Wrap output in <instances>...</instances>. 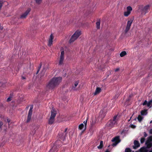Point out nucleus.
<instances>
[{"instance_id":"cd10ccee","label":"nucleus","mask_w":152,"mask_h":152,"mask_svg":"<svg viewBox=\"0 0 152 152\" xmlns=\"http://www.w3.org/2000/svg\"><path fill=\"white\" fill-rule=\"evenodd\" d=\"M130 149L129 148H127L125 149V152H131Z\"/></svg>"},{"instance_id":"6e6552de","label":"nucleus","mask_w":152,"mask_h":152,"mask_svg":"<svg viewBox=\"0 0 152 152\" xmlns=\"http://www.w3.org/2000/svg\"><path fill=\"white\" fill-rule=\"evenodd\" d=\"M53 80H51L47 85V88L48 89H52L56 87V86L54 84L53 82Z\"/></svg>"},{"instance_id":"393cba45","label":"nucleus","mask_w":152,"mask_h":152,"mask_svg":"<svg viewBox=\"0 0 152 152\" xmlns=\"http://www.w3.org/2000/svg\"><path fill=\"white\" fill-rule=\"evenodd\" d=\"M132 10V8L130 6H128L127 7V11L131 13V11Z\"/></svg>"},{"instance_id":"a18cd8bd","label":"nucleus","mask_w":152,"mask_h":152,"mask_svg":"<svg viewBox=\"0 0 152 152\" xmlns=\"http://www.w3.org/2000/svg\"><path fill=\"white\" fill-rule=\"evenodd\" d=\"M103 112V111H101L100 112V114H101V113H102Z\"/></svg>"},{"instance_id":"c03bdc74","label":"nucleus","mask_w":152,"mask_h":152,"mask_svg":"<svg viewBox=\"0 0 152 152\" xmlns=\"http://www.w3.org/2000/svg\"><path fill=\"white\" fill-rule=\"evenodd\" d=\"M105 152H110V151L107 150Z\"/></svg>"},{"instance_id":"2f4dec72","label":"nucleus","mask_w":152,"mask_h":152,"mask_svg":"<svg viewBox=\"0 0 152 152\" xmlns=\"http://www.w3.org/2000/svg\"><path fill=\"white\" fill-rule=\"evenodd\" d=\"M129 126L133 129H134L135 128L136 126L132 124H130Z\"/></svg>"},{"instance_id":"09e8293b","label":"nucleus","mask_w":152,"mask_h":152,"mask_svg":"<svg viewBox=\"0 0 152 152\" xmlns=\"http://www.w3.org/2000/svg\"><path fill=\"white\" fill-rule=\"evenodd\" d=\"M2 56L1 55V54H0V58Z\"/></svg>"},{"instance_id":"49530a36","label":"nucleus","mask_w":152,"mask_h":152,"mask_svg":"<svg viewBox=\"0 0 152 152\" xmlns=\"http://www.w3.org/2000/svg\"><path fill=\"white\" fill-rule=\"evenodd\" d=\"M0 29L1 30H2L3 29V28L2 27H0Z\"/></svg>"},{"instance_id":"4c0bfd02","label":"nucleus","mask_w":152,"mask_h":152,"mask_svg":"<svg viewBox=\"0 0 152 152\" xmlns=\"http://www.w3.org/2000/svg\"><path fill=\"white\" fill-rule=\"evenodd\" d=\"M3 124V123L1 121H0V129L1 128Z\"/></svg>"},{"instance_id":"1a4fd4ad","label":"nucleus","mask_w":152,"mask_h":152,"mask_svg":"<svg viewBox=\"0 0 152 152\" xmlns=\"http://www.w3.org/2000/svg\"><path fill=\"white\" fill-rule=\"evenodd\" d=\"M33 108V106L31 105L30 107L29 110L28 115V116L27 121L28 122L29 121L31 120V116L32 113V109Z\"/></svg>"},{"instance_id":"de8ad7c7","label":"nucleus","mask_w":152,"mask_h":152,"mask_svg":"<svg viewBox=\"0 0 152 152\" xmlns=\"http://www.w3.org/2000/svg\"><path fill=\"white\" fill-rule=\"evenodd\" d=\"M132 118V117H130V119L129 120H128V121H130V119H131V118Z\"/></svg>"},{"instance_id":"a878e982","label":"nucleus","mask_w":152,"mask_h":152,"mask_svg":"<svg viewBox=\"0 0 152 152\" xmlns=\"http://www.w3.org/2000/svg\"><path fill=\"white\" fill-rule=\"evenodd\" d=\"M130 14L129 12L126 11L124 12V15L125 16L127 17Z\"/></svg>"},{"instance_id":"b1692460","label":"nucleus","mask_w":152,"mask_h":152,"mask_svg":"<svg viewBox=\"0 0 152 152\" xmlns=\"http://www.w3.org/2000/svg\"><path fill=\"white\" fill-rule=\"evenodd\" d=\"M143 118V117L141 116L140 115H139L137 117L138 120L140 122H141Z\"/></svg>"},{"instance_id":"603ef678","label":"nucleus","mask_w":152,"mask_h":152,"mask_svg":"<svg viewBox=\"0 0 152 152\" xmlns=\"http://www.w3.org/2000/svg\"><path fill=\"white\" fill-rule=\"evenodd\" d=\"M148 143V142H146V144H147Z\"/></svg>"},{"instance_id":"8fccbe9b","label":"nucleus","mask_w":152,"mask_h":152,"mask_svg":"<svg viewBox=\"0 0 152 152\" xmlns=\"http://www.w3.org/2000/svg\"><path fill=\"white\" fill-rule=\"evenodd\" d=\"M66 151V149L64 150V151Z\"/></svg>"},{"instance_id":"20e7f679","label":"nucleus","mask_w":152,"mask_h":152,"mask_svg":"<svg viewBox=\"0 0 152 152\" xmlns=\"http://www.w3.org/2000/svg\"><path fill=\"white\" fill-rule=\"evenodd\" d=\"M64 54L65 52L64 49L63 48H61V55L60 59L59 61V65H61L63 63L64 59Z\"/></svg>"},{"instance_id":"423d86ee","label":"nucleus","mask_w":152,"mask_h":152,"mask_svg":"<svg viewBox=\"0 0 152 152\" xmlns=\"http://www.w3.org/2000/svg\"><path fill=\"white\" fill-rule=\"evenodd\" d=\"M52 80H53V81L56 86L58 85L61 81L62 78L60 77H54Z\"/></svg>"},{"instance_id":"aec40b11","label":"nucleus","mask_w":152,"mask_h":152,"mask_svg":"<svg viewBox=\"0 0 152 152\" xmlns=\"http://www.w3.org/2000/svg\"><path fill=\"white\" fill-rule=\"evenodd\" d=\"M103 141H101L100 142V145L99 146H97V148L99 149H102L103 146Z\"/></svg>"},{"instance_id":"dca6fc26","label":"nucleus","mask_w":152,"mask_h":152,"mask_svg":"<svg viewBox=\"0 0 152 152\" xmlns=\"http://www.w3.org/2000/svg\"><path fill=\"white\" fill-rule=\"evenodd\" d=\"M56 113V112L55 109H53L51 110L50 117L55 118Z\"/></svg>"},{"instance_id":"6ab92c4d","label":"nucleus","mask_w":152,"mask_h":152,"mask_svg":"<svg viewBox=\"0 0 152 152\" xmlns=\"http://www.w3.org/2000/svg\"><path fill=\"white\" fill-rule=\"evenodd\" d=\"M147 114V111L145 110H142L141 112V114L142 115H145Z\"/></svg>"},{"instance_id":"473e14b6","label":"nucleus","mask_w":152,"mask_h":152,"mask_svg":"<svg viewBox=\"0 0 152 152\" xmlns=\"http://www.w3.org/2000/svg\"><path fill=\"white\" fill-rule=\"evenodd\" d=\"M41 66H42V64H40L39 65V69L37 72V73H39V71L40 70V69L41 67Z\"/></svg>"},{"instance_id":"ddd939ff","label":"nucleus","mask_w":152,"mask_h":152,"mask_svg":"<svg viewBox=\"0 0 152 152\" xmlns=\"http://www.w3.org/2000/svg\"><path fill=\"white\" fill-rule=\"evenodd\" d=\"M79 129L81 130L82 132H83L86 129V127L82 123L79 125Z\"/></svg>"},{"instance_id":"412c9836","label":"nucleus","mask_w":152,"mask_h":152,"mask_svg":"<svg viewBox=\"0 0 152 152\" xmlns=\"http://www.w3.org/2000/svg\"><path fill=\"white\" fill-rule=\"evenodd\" d=\"M96 25L97 28L99 29L100 28V20H98L96 23Z\"/></svg>"},{"instance_id":"58836bf2","label":"nucleus","mask_w":152,"mask_h":152,"mask_svg":"<svg viewBox=\"0 0 152 152\" xmlns=\"http://www.w3.org/2000/svg\"><path fill=\"white\" fill-rule=\"evenodd\" d=\"M119 70V68H117L115 70V72H117Z\"/></svg>"},{"instance_id":"c85d7f7f","label":"nucleus","mask_w":152,"mask_h":152,"mask_svg":"<svg viewBox=\"0 0 152 152\" xmlns=\"http://www.w3.org/2000/svg\"><path fill=\"white\" fill-rule=\"evenodd\" d=\"M145 141V139L144 137H142L140 139V142L141 143H143Z\"/></svg>"},{"instance_id":"7c9ffc66","label":"nucleus","mask_w":152,"mask_h":152,"mask_svg":"<svg viewBox=\"0 0 152 152\" xmlns=\"http://www.w3.org/2000/svg\"><path fill=\"white\" fill-rule=\"evenodd\" d=\"M148 145H149V146H148V147H151L152 148L151 151H150L149 152H152V144H151V141H150L149 142H148Z\"/></svg>"},{"instance_id":"72a5a7b5","label":"nucleus","mask_w":152,"mask_h":152,"mask_svg":"<svg viewBox=\"0 0 152 152\" xmlns=\"http://www.w3.org/2000/svg\"><path fill=\"white\" fill-rule=\"evenodd\" d=\"M87 120H86L85 121H83V124H84V125L86 127V125H87Z\"/></svg>"},{"instance_id":"f3484780","label":"nucleus","mask_w":152,"mask_h":152,"mask_svg":"<svg viewBox=\"0 0 152 152\" xmlns=\"http://www.w3.org/2000/svg\"><path fill=\"white\" fill-rule=\"evenodd\" d=\"M139 152H147V148L143 147L140 149Z\"/></svg>"},{"instance_id":"f704fd0d","label":"nucleus","mask_w":152,"mask_h":152,"mask_svg":"<svg viewBox=\"0 0 152 152\" xmlns=\"http://www.w3.org/2000/svg\"><path fill=\"white\" fill-rule=\"evenodd\" d=\"M45 68H44L43 69V70H42V75H44V74H45Z\"/></svg>"},{"instance_id":"2eb2a0df","label":"nucleus","mask_w":152,"mask_h":152,"mask_svg":"<svg viewBox=\"0 0 152 152\" xmlns=\"http://www.w3.org/2000/svg\"><path fill=\"white\" fill-rule=\"evenodd\" d=\"M102 90L101 88L97 87L96 88L95 92L94 93V95H95L99 94L101 92Z\"/></svg>"},{"instance_id":"a211bd4d","label":"nucleus","mask_w":152,"mask_h":152,"mask_svg":"<svg viewBox=\"0 0 152 152\" xmlns=\"http://www.w3.org/2000/svg\"><path fill=\"white\" fill-rule=\"evenodd\" d=\"M54 121V118L50 117V118L49 120V124H52Z\"/></svg>"},{"instance_id":"7ed1b4c3","label":"nucleus","mask_w":152,"mask_h":152,"mask_svg":"<svg viewBox=\"0 0 152 152\" xmlns=\"http://www.w3.org/2000/svg\"><path fill=\"white\" fill-rule=\"evenodd\" d=\"M81 34V31L80 30H77L72 36L69 41V42L71 43L77 39Z\"/></svg>"},{"instance_id":"4be33fe9","label":"nucleus","mask_w":152,"mask_h":152,"mask_svg":"<svg viewBox=\"0 0 152 152\" xmlns=\"http://www.w3.org/2000/svg\"><path fill=\"white\" fill-rule=\"evenodd\" d=\"M126 54V52L125 51H122L120 53V56L121 57H122L125 56Z\"/></svg>"},{"instance_id":"39448f33","label":"nucleus","mask_w":152,"mask_h":152,"mask_svg":"<svg viewBox=\"0 0 152 152\" xmlns=\"http://www.w3.org/2000/svg\"><path fill=\"white\" fill-rule=\"evenodd\" d=\"M112 143L111 146H115L121 142L120 137L119 136H116L113 138L111 140Z\"/></svg>"},{"instance_id":"5701e85b","label":"nucleus","mask_w":152,"mask_h":152,"mask_svg":"<svg viewBox=\"0 0 152 152\" xmlns=\"http://www.w3.org/2000/svg\"><path fill=\"white\" fill-rule=\"evenodd\" d=\"M79 83V81H77L75 82L74 84V86H73V90H75V88L77 87V85H78Z\"/></svg>"},{"instance_id":"4468645a","label":"nucleus","mask_w":152,"mask_h":152,"mask_svg":"<svg viewBox=\"0 0 152 152\" xmlns=\"http://www.w3.org/2000/svg\"><path fill=\"white\" fill-rule=\"evenodd\" d=\"M134 145L133 146V148L136 149L140 146V145L139 142L137 140L134 141Z\"/></svg>"},{"instance_id":"3c124183","label":"nucleus","mask_w":152,"mask_h":152,"mask_svg":"<svg viewBox=\"0 0 152 152\" xmlns=\"http://www.w3.org/2000/svg\"><path fill=\"white\" fill-rule=\"evenodd\" d=\"M152 122V121H151L150 122V123H151Z\"/></svg>"},{"instance_id":"9d476101","label":"nucleus","mask_w":152,"mask_h":152,"mask_svg":"<svg viewBox=\"0 0 152 152\" xmlns=\"http://www.w3.org/2000/svg\"><path fill=\"white\" fill-rule=\"evenodd\" d=\"M54 38V36L52 34H51L48 39V45L50 47L53 44V39Z\"/></svg>"},{"instance_id":"37998d69","label":"nucleus","mask_w":152,"mask_h":152,"mask_svg":"<svg viewBox=\"0 0 152 152\" xmlns=\"http://www.w3.org/2000/svg\"><path fill=\"white\" fill-rule=\"evenodd\" d=\"M22 79H26L25 77H22Z\"/></svg>"},{"instance_id":"79ce46f5","label":"nucleus","mask_w":152,"mask_h":152,"mask_svg":"<svg viewBox=\"0 0 152 152\" xmlns=\"http://www.w3.org/2000/svg\"><path fill=\"white\" fill-rule=\"evenodd\" d=\"M7 122L8 123H9L10 122V120L9 119H7Z\"/></svg>"},{"instance_id":"f03ea898","label":"nucleus","mask_w":152,"mask_h":152,"mask_svg":"<svg viewBox=\"0 0 152 152\" xmlns=\"http://www.w3.org/2000/svg\"><path fill=\"white\" fill-rule=\"evenodd\" d=\"M117 115L114 116L113 120H110L107 124V126L110 128H112L117 125L118 119L117 118Z\"/></svg>"},{"instance_id":"0eeeda50","label":"nucleus","mask_w":152,"mask_h":152,"mask_svg":"<svg viewBox=\"0 0 152 152\" xmlns=\"http://www.w3.org/2000/svg\"><path fill=\"white\" fill-rule=\"evenodd\" d=\"M133 21V19L132 18L130 19L128 21L127 25L125 30V32L126 33L129 30Z\"/></svg>"},{"instance_id":"c9c22d12","label":"nucleus","mask_w":152,"mask_h":152,"mask_svg":"<svg viewBox=\"0 0 152 152\" xmlns=\"http://www.w3.org/2000/svg\"><path fill=\"white\" fill-rule=\"evenodd\" d=\"M147 101H146V100H145L144 102H143V103L142 104L143 105H145L146 104L147 105Z\"/></svg>"},{"instance_id":"a19ab883","label":"nucleus","mask_w":152,"mask_h":152,"mask_svg":"<svg viewBox=\"0 0 152 152\" xmlns=\"http://www.w3.org/2000/svg\"><path fill=\"white\" fill-rule=\"evenodd\" d=\"M147 136V134L145 132H144V137H146Z\"/></svg>"},{"instance_id":"e433bc0d","label":"nucleus","mask_w":152,"mask_h":152,"mask_svg":"<svg viewBox=\"0 0 152 152\" xmlns=\"http://www.w3.org/2000/svg\"><path fill=\"white\" fill-rule=\"evenodd\" d=\"M11 97H8L7 98V101L9 102V101H11Z\"/></svg>"},{"instance_id":"bb28decb","label":"nucleus","mask_w":152,"mask_h":152,"mask_svg":"<svg viewBox=\"0 0 152 152\" xmlns=\"http://www.w3.org/2000/svg\"><path fill=\"white\" fill-rule=\"evenodd\" d=\"M152 105V100H150L147 102V106L148 107H150Z\"/></svg>"},{"instance_id":"c756f323","label":"nucleus","mask_w":152,"mask_h":152,"mask_svg":"<svg viewBox=\"0 0 152 152\" xmlns=\"http://www.w3.org/2000/svg\"><path fill=\"white\" fill-rule=\"evenodd\" d=\"M42 1V0H35L36 3L38 4H40L41 2Z\"/></svg>"},{"instance_id":"ea45409f","label":"nucleus","mask_w":152,"mask_h":152,"mask_svg":"<svg viewBox=\"0 0 152 152\" xmlns=\"http://www.w3.org/2000/svg\"><path fill=\"white\" fill-rule=\"evenodd\" d=\"M4 143H2L1 142V140H0V146L3 145Z\"/></svg>"},{"instance_id":"f8f14e48","label":"nucleus","mask_w":152,"mask_h":152,"mask_svg":"<svg viewBox=\"0 0 152 152\" xmlns=\"http://www.w3.org/2000/svg\"><path fill=\"white\" fill-rule=\"evenodd\" d=\"M31 11L30 8H28L25 12L20 17L21 18H25L28 15L29 12Z\"/></svg>"},{"instance_id":"f257e3e1","label":"nucleus","mask_w":152,"mask_h":152,"mask_svg":"<svg viewBox=\"0 0 152 152\" xmlns=\"http://www.w3.org/2000/svg\"><path fill=\"white\" fill-rule=\"evenodd\" d=\"M67 130V128H66L63 132H60L58 134L59 139L56 142L53 146L51 148L50 152H52L56 151V147H59L61 144L62 141H64L65 139V136L66 134V132Z\"/></svg>"},{"instance_id":"9b49d317","label":"nucleus","mask_w":152,"mask_h":152,"mask_svg":"<svg viewBox=\"0 0 152 152\" xmlns=\"http://www.w3.org/2000/svg\"><path fill=\"white\" fill-rule=\"evenodd\" d=\"M149 5H147L145 6L142 10V13L145 15L146 13L148 12L149 10Z\"/></svg>"}]
</instances>
